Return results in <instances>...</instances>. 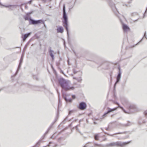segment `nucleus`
<instances>
[{
  "label": "nucleus",
  "instance_id": "obj_15",
  "mask_svg": "<svg viewBox=\"0 0 147 147\" xmlns=\"http://www.w3.org/2000/svg\"><path fill=\"white\" fill-rule=\"evenodd\" d=\"M49 53L50 56L51 57L52 60H53L54 59V55L53 54V51L51 50V47H49Z\"/></svg>",
  "mask_w": 147,
  "mask_h": 147
},
{
  "label": "nucleus",
  "instance_id": "obj_23",
  "mask_svg": "<svg viewBox=\"0 0 147 147\" xmlns=\"http://www.w3.org/2000/svg\"><path fill=\"white\" fill-rule=\"evenodd\" d=\"M21 64H22L21 63H19V65H18V69H17V71L16 72V74H15V75H16L17 73H18L19 70V69H20V67H21Z\"/></svg>",
  "mask_w": 147,
  "mask_h": 147
},
{
  "label": "nucleus",
  "instance_id": "obj_24",
  "mask_svg": "<svg viewBox=\"0 0 147 147\" xmlns=\"http://www.w3.org/2000/svg\"><path fill=\"white\" fill-rule=\"evenodd\" d=\"M114 103L115 104L117 105H118V107H120L121 109H122L123 110L124 109H123V108L119 104L118 102H114Z\"/></svg>",
  "mask_w": 147,
  "mask_h": 147
},
{
  "label": "nucleus",
  "instance_id": "obj_39",
  "mask_svg": "<svg viewBox=\"0 0 147 147\" xmlns=\"http://www.w3.org/2000/svg\"><path fill=\"white\" fill-rule=\"evenodd\" d=\"M144 114L145 115H147V110L144 112Z\"/></svg>",
  "mask_w": 147,
  "mask_h": 147
},
{
  "label": "nucleus",
  "instance_id": "obj_4",
  "mask_svg": "<svg viewBox=\"0 0 147 147\" xmlns=\"http://www.w3.org/2000/svg\"><path fill=\"white\" fill-rule=\"evenodd\" d=\"M125 105L128 108L129 110H133L134 111L137 110V107L136 105L133 104H131L127 100H124Z\"/></svg>",
  "mask_w": 147,
  "mask_h": 147
},
{
  "label": "nucleus",
  "instance_id": "obj_44",
  "mask_svg": "<svg viewBox=\"0 0 147 147\" xmlns=\"http://www.w3.org/2000/svg\"><path fill=\"white\" fill-rule=\"evenodd\" d=\"M58 146V145L57 144H55V145L54 146V147H56Z\"/></svg>",
  "mask_w": 147,
  "mask_h": 147
},
{
  "label": "nucleus",
  "instance_id": "obj_32",
  "mask_svg": "<svg viewBox=\"0 0 147 147\" xmlns=\"http://www.w3.org/2000/svg\"><path fill=\"white\" fill-rule=\"evenodd\" d=\"M73 71L74 74H76L78 72V71H76L75 69H73Z\"/></svg>",
  "mask_w": 147,
  "mask_h": 147
},
{
  "label": "nucleus",
  "instance_id": "obj_56",
  "mask_svg": "<svg viewBox=\"0 0 147 147\" xmlns=\"http://www.w3.org/2000/svg\"><path fill=\"white\" fill-rule=\"evenodd\" d=\"M101 129L103 131V129L102 128H101Z\"/></svg>",
  "mask_w": 147,
  "mask_h": 147
},
{
  "label": "nucleus",
  "instance_id": "obj_7",
  "mask_svg": "<svg viewBox=\"0 0 147 147\" xmlns=\"http://www.w3.org/2000/svg\"><path fill=\"white\" fill-rule=\"evenodd\" d=\"M87 107V105L85 102H80L78 106V108L81 110H83L86 109Z\"/></svg>",
  "mask_w": 147,
  "mask_h": 147
},
{
  "label": "nucleus",
  "instance_id": "obj_55",
  "mask_svg": "<svg viewBox=\"0 0 147 147\" xmlns=\"http://www.w3.org/2000/svg\"><path fill=\"white\" fill-rule=\"evenodd\" d=\"M57 92H58V91H57ZM58 94L59 96V93L58 92Z\"/></svg>",
  "mask_w": 147,
  "mask_h": 147
},
{
  "label": "nucleus",
  "instance_id": "obj_63",
  "mask_svg": "<svg viewBox=\"0 0 147 147\" xmlns=\"http://www.w3.org/2000/svg\"><path fill=\"white\" fill-rule=\"evenodd\" d=\"M137 20H135V21H137Z\"/></svg>",
  "mask_w": 147,
  "mask_h": 147
},
{
  "label": "nucleus",
  "instance_id": "obj_57",
  "mask_svg": "<svg viewBox=\"0 0 147 147\" xmlns=\"http://www.w3.org/2000/svg\"><path fill=\"white\" fill-rule=\"evenodd\" d=\"M71 123L69 125V126H71Z\"/></svg>",
  "mask_w": 147,
  "mask_h": 147
},
{
  "label": "nucleus",
  "instance_id": "obj_18",
  "mask_svg": "<svg viewBox=\"0 0 147 147\" xmlns=\"http://www.w3.org/2000/svg\"><path fill=\"white\" fill-rule=\"evenodd\" d=\"M104 133L105 134H107V135H108L109 136H114V135H115V134H122L123 133H121V132H119V133H115V134H113L111 135V134H109L105 132H104Z\"/></svg>",
  "mask_w": 147,
  "mask_h": 147
},
{
  "label": "nucleus",
  "instance_id": "obj_51",
  "mask_svg": "<svg viewBox=\"0 0 147 147\" xmlns=\"http://www.w3.org/2000/svg\"><path fill=\"white\" fill-rule=\"evenodd\" d=\"M110 77H111V81H112V77H111V75H110Z\"/></svg>",
  "mask_w": 147,
  "mask_h": 147
},
{
  "label": "nucleus",
  "instance_id": "obj_52",
  "mask_svg": "<svg viewBox=\"0 0 147 147\" xmlns=\"http://www.w3.org/2000/svg\"><path fill=\"white\" fill-rule=\"evenodd\" d=\"M53 135L51 137V139L53 138Z\"/></svg>",
  "mask_w": 147,
  "mask_h": 147
},
{
  "label": "nucleus",
  "instance_id": "obj_58",
  "mask_svg": "<svg viewBox=\"0 0 147 147\" xmlns=\"http://www.w3.org/2000/svg\"><path fill=\"white\" fill-rule=\"evenodd\" d=\"M129 137V136H128L126 138H127Z\"/></svg>",
  "mask_w": 147,
  "mask_h": 147
},
{
  "label": "nucleus",
  "instance_id": "obj_62",
  "mask_svg": "<svg viewBox=\"0 0 147 147\" xmlns=\"http://www.w3.org/2000/svg\"><path fill=\"white\" fill-rule=\"evenodd\" d=\"M113 115H112V116H112V117H113Z\"/></svg>",
  "mask_w": 147,
  "mask_h": 147
},
{
  "label": "nucleus",
  "instance_id": "obj_53",
  "mask_svg": "<svg viewBox=\"0 0 147 147\" xmlns=\"http://www.w3.org/2000/svg\"><path fill=\"white\" fill-rule=\"evenodd\" d=\"M3 89H4V88H2L1 89H0V91L1 90H3Z\"/></svg>",
  "mask_w": 147,
  "mask_h": 147
},
{
  "label": "nucleus",
  "instance_id": "obj_9",
  "mask_svg": "<svg viewBox=\"0 0 147 147\" xmlns=\"http://www.w3.org/2000/svg\"><path fill=\"white\" fill-rule=\"evenodd\" d=\"M107 109H108L107 111L105 113L102 115L103 117H105L107 114L117 109L116 108H114L113 109H110L109 107H107Z\"/></svg>",
  "mask_w": 147,
  "mask_h": 147
},
{
  "label": "nucleus",
  "instance_id": "obj_60",
  "mask_svg": "<svg viewBox=\"0 0 147 147\" xmlns=\"http://www.w3.org/2000/svg\"><path fill=\"white\" fill-rule=\"evenodd\" d=\"M142 39L141 40H140V41H142Z\"/></svg>",
  "mask_w": 147,
  "mask_h": 147
},
{
  "label": "nucleus",
  "instance_id": "obj_36",
  "mask_svg": "<svg viewBox=\"0 0 147 147\" xmlns=\"http://www.w3.org/2000/svg\"><path fill=\"white\" fill-rule=\"evenodd\" d=\"M72 97L73 99H74L76 98V96L74 95H72Z\"/></svg>",
  "mask_w": 147,
  "mask_h": 147
},
{
  "label": "nucleus",
  "instance_id": "obj_47",
  "mask_svg": "<svg viewBox=\"0 0 147 147\" xmlns=\"http://www.w3.org/2000/svg\"><path fill=\"white\" fill-rule=\"evenodd\" d=\"M72 51H73V52H74V53L75 55H76V53L75 52V51L73 50Z\"/></svg>",
  "mask_w": 147,
  "mask_h": 147
},
{
  "label": "nucleus",
  "instance_id": "obj_19",
  "mask_svg": "<svg viewBox=\"0 0 147 147\" xmlns=\"http://www.w3.org/2000/svg\"><path fill=\"white\" fill-rule=\"evenodd\" d=\"M45 136H44V135L42 137L41 139H40L38 142L37 143V145H39L40 144V142H42V140L44 139Z\"/></svg>",
  "mask_w": 147,
  "mask_h": 147
},
{
  "label": "nucleus",
  "instance_id": "obj_34",
  "mask_svg": "<svg viewBox=\"0 0 147 147\" xmlns=\"http://www.w3.org/2000/svg\"><path fill=\"white\" fill-rule=\"evenodd\" d=\"M74 111L73 110L70 111L69 112V113H68L69 115H70L71 113L73 112Z\"/></svg>",
  "mask_w": 147,
  "mask_h": 147
},
{
  "label": "nucleus",
  "instance_id": "obj_1",
  "mask_svg": "<svg viewBox=\"0 0 147 147\" xmlns=\"http://www.w3.org/2000/svg\"><path fill=\"white\" fill-rule=\"evenodd\" d=\"M58 82L62 88V92H63V90L67 91L71 90H73L75 89V87L74 86H70L68 82L63 78H61L59 79Z\"/></svg>",
  "mask_w": 147,
  "mask_h": 147
},
{
  "label": "nucleus",
  "instance_id": "obj_61",
  "mask_svg": "<svg viewBox=\"0 0 147 147\" xmlns=\"http://www.w3.org/2000/svg\"><path fill=\"white\" fill-rule=\"evenodd\" d=\"M125 5H126V6H127V5H126V4H125Z\"/></svg>",
  "mask_w": 147,
  "mask_h": 147
},
{
  "label": "nucleus",
  "instance_id": "obj_33",
  "mask_svg": "<svg viewBox=\"0 0 147 147\" xmlns=\"http://www.w3.org/2000/svg\"><path fill=\"white\" fill-rule=\"evenodd\" d=\"M137 15V13H134L131 14V16H134L135 15Z\"/></svg>",
  "mask_w": 147,
  "mask_h": 147
},
{
  "label": "nucleus",
  "instance_id": "obj_31",
  "mask_svg": "<svg viewBox=\"0 0 147 147\" xmlns=\"http://www.w3.org/2000/svg\"><path fill=\"white\" fill-rule=\"evenodd\" d=\"M32 12H28L26 13V16H29L32 13Z\"/></svg>",
  "mask_w": 147,
  "mask_h": 147
},
{
  "label": "nucleus",
  "instance_id": "obj_27",
  "mask_svg": "<svg viewBox=\"0 0 147 147\" xmlns=\"http://www.w3.org/2000/svg\"><path fill=\"white\" fill-rule=\"evenodd\" d=\"M30 42V40L28 42H27V43L26 44V45H25V47H24V50L27 47L28 45L29 44Z\"/></svg>",
  "mask_w": 147,
  "mask_h": 147
},
{
  "label": "nucleus",
  "instance_id": "obj_25",
  "mask_svg": "<svg viewBox=\"0 0 147 147\" xmlns=\"http://www.w3.org/2000/svg\"><path fill=\"white\" fill-rule=\"evenodd\" d=\"M24 19H25V20H28L29 21L30 19V18H28V16H24Z\"/></svg>",
  "mask_w": 147,
  "mask_h": 147
},
{
  "label": "nucleus",
  "instance_id": "obj_48",
  "mask_svg": "<svg viewBox=\"0 0 147 147\" xmlns=\"http://www.w3.org/2000/svg\"><path fill=\"white\" fill-rule=\"evenodd\" d=\"M25 8L26 9H27L28 8V6L26 5L25 6Z\"/></svg>",
  "mask_w": 147,
  "mask_h": 147
},
{
  "label": "nucleus",
  "instance_id": "obj_49",
  "mask_svg": "<svg viewBox=\"0 0 147 147\" xmlns=\"http://www.w3.org/2000/svg\"><path fill=\"white\" fill-rule=\"evenodd\" d=\"M47 146L49 147L50 146V144L49 143V144H48Z\"/></svg>",
  "mask_w": 147,
  "mask_h": 147
},
{
  "label": "nucleus",
  "instance_id": "obj_40",
  "mask_svg": "<svg viewBox=\"0 0 147 147\" xmlns=\"http://www.w3.org/2000/svg\"><path fill=\"white\" fill-rule=\"evenodd\" d=\"M67 117H66L64 119V120L63 121V123H65V121L67 120Z\"/></svg>",
  "mask_w": 147,
  "mask_h": 147
},
{
  "label": "nucleus",
  "instance_id": "obj_43",
  "mask_svg": "<svg viewBox=\"0 0 147 147\" xmlns=\"http://www.w3.org/2000/svg\"><path fill=\"white\" fill-rule=\"evenodd\" d=\"M61 139V137H60V138H59V139H58V141L59 142H60V140Z\"/></svg>",
  "mask_w": 147,
  "mask_h": 147
},
{
  "label": "nucleus",
  "instance_id": "obj_14",
  "mask_svg": "<svg viewBox=\"0 0 147 147\" xmlns=\"http://www.w3.org/2000/svg\"><path fill=\"white\" fill-rule=\"evenodd\" d=\"M57 32L58 33H63L64 31L63 28L61 26H59L57 29Z\"/></svg>",
  "mask_w": 147,
  "mask_h": 147
},
{
  "label": "nucleus",
  "instance_id": "obj_26",
  "mask_svg": "<svg viewBox=\"0 0 147 147\" xmlns=\"http://www.w3.org/2000/svg\"><path fill=\"white\" fill-rule=\"evenodd\" d=\"M33 78L34 79L36 80H38V77L36 75H34L33 76Z\"/></svg>",
  "mask_w": 147,
  "mask_h": 147
},
{
  "label": "nucleus",
  "instance_id": "obj_45",
  "mask_svg": "<svg viewBox=\"0 0 147 147\" xmlns=\"http://www.w3.org/2000/svg\"><path fill=\"white\" fill-rule=\"evenodd\" d=\"M105 129H106L107 130H109V127H106L105 128Z\"/></svg>",
  "mask_w": 147,
  "mask_h": 147
},
{
  "label": "nucleus",
  "instance_id": "obj_6",
  "mask_svg": "<svg viewBox=\"0 0 147 147\" xmlns=\"http://www.w3.org/2000/svg\"><path fill=\"white\" fill-rule=\"evenodd\" d=\"M118 73L116 77V80L114 85V88H115L116 84L120 81L121 78V72L120 67H118Z\"/></svg>",
  "mask_w": 147,
  "mask_h": 147
},
{
  "label": "nucleus",
  "instance_id": "obj_3",
  "mask_svg": "<svg viewBox=\"0 0 147 147\" xmlns=\"http://www.w3.org/2000/svg\"><path fill=\"white\" fill-rule=\"evenodd\" d=\"M129 142H117L107 144L106 146L108 147H112L115 146L123 147L126 144H129Z\"/></svg>",
  "mask_w": 147,
  "mask_h": 147
},
{
  "label": "nucleus",
  "instance_id": "obj_35",
  "mask_svg": "<svg viewBox=\"0 0 147 147\" xmlns=\"http://www.w3.org/2000/svg\"><path fill=\"white\" fill-rule=\"evenodd\" d=\"M144 37H145V38L147 39V37L146 36V32H145Z\"/></svg>",
  "mask_w": 147,
  "mask_h": 147
},
{
  "label": "nucleus",
  "instance_id": "obj_28",
  "mask_svg": "<svg viewBox=\"0 0 147 147\" xmlns=\"http://www.w3.org/2000/svg\"><path fill=\"white\" fill-rule=\"evenodd\" d=\"M77 80L79 82H81L82 81V79L81 78H80L77 79Z\"/></svg>",
  "mask_w": 147,
  "mask_h": 147
},
{
  "label": "nucleus",
  "instance_id": "obj_42",
  "mask_svg": "<svg viewBox=\"0 0 147 147\" xmlns=\"http://www.w3.org/2000/svg\"><path fill=\"white\" fill-rule=\"evenodd\" d=\"M16 7H14V8H13L12 7H10L9 8L10 9H11V10H13L14 8H16Z\"/></svg>",
  "mask_w": 147,
  "mask_h": 147
},
{
  "label": "nucleus",
  "instance_id": "obj_17",
  "mask_svg": "<svg viewBox=\"0 0 147 147\" xmlns=\"http://www.w3.org/2000/svg\"><path fill=\"white\" fill-rule=\"evenodd\" d=\"M4 6L6 8H9L10 7H11L13 8L16 7H17V5H4Z\"/></svg>",
  "mask_w": 147,
  "mask_h": 147
},
{
  "label": "nucleus",
  "instance_id": "obj_38",
  "mask_svg": "<svg viewBox=\"0 0 147 147\" xmlns=\"http://www.w3.org/2000/svg\"><path fill=\"white\" fill-rule=\"evenodd\" d=\"M144 114L145 115H147V110L144 112Z\"/></svg>",
  "mask_w": 147,
  "mask_h": 147
},
{
  "label": "nucleus",
  "instance_id": "obj_22",
  "mask_svg": "<svg viewBox=\"0 0 147 147\" xmlns=\"http://www.w3.org/2000/svg\"><path fill=\"white\" fill-rule=\"evenodd\" d=\"M131 125V123L129 121H128L127 123V124H123V126H128L130 125Z\"/></svg>",
  "mask_w": 147,
  "mask_h": 147
},
{
  "label": "nucleus",
  "instance_id": "obj_50",
  "mask_svg": "<svg viewBox=\"0 0 147 147\" xmlns=\"http://www.w3.org/2000/svg\"><path fill=\"white\" fill-rule=\"evenodd\" d=\"M88 146L87 144H86L85 146H84V147H86Z\"/></svg>",
  "mask_w": 147,
  "mask_h": 147
},
{
  "label": "nucleus",
  "instance_id": "obj_46",
  "mask_svg": "<svg viewBox=\"0 0 147 147\" xmlns=\"http://www.w3.org/2000/svg\"><path fill=\"white\" fill-rule=\"evenodd\" d=\"M77 130V131H78L79 133H80L82 135V134H81V133H80V130H79V129H78V130Z\"/></svg>",
  "mask_w": 147,
  "mask_h": 147
},
{
  "label": "nucleus",
  "instance_id": "obj_41",
  "mask_svg": "<svg viewBox=\"0 0 147 147\" xmlns=\"http://www.w3.org/2000/svg\"><path fill=\"white\" fill-rule=\"evenodd\" d=\"M78 125H77L74 128H76V130H78Z\"/></svg>",
  "mask_w": 147,
  "mask_h": 147
},
{
  "label": "nucleus",
  "instance_id": "obj_64",
  "mask_svg": "<svg viewBox=\"0 0 147 147\" xmlns=\"http://www.w3.org/2000/svg\"><path fill=\"white\" fill-rule=\"evenodd\" d=\"M52 68H53V67L52 66Z\"/></svg>",
  "mask_w": 147,
  "mask_h": 147
},
{
  "label": "nucleus",
  "instance_id": "obj_2",
  "mask_svg": "<svg viewBox=\"0 0 147 147\" xmlns=\"http://www.w3.org/2000/svg\"><path fill=\"white\" fill-rule=\"evenodd\" d=\"M68 18L65 11V4L63 5V16L62 23L63 26L65 27L66 31L68 36L69 35L68 28Z\"/></svg>",
  "mask_w": 147,
  "mask_h": 147
},
{
  "label": "nucleus",
  "instance_id": "obj_54",
  "mask_svg": "<svg viewBox=\"0 0 147 147\" xmlns=\"http://www.w3.org/2000/svg\"><path fill=\"white\" fill-rule=\"evenodd\" d=\"M52 143V142H49V144H51Z\"/></svg>",
  "mask_w": 147,
  "mask_h": 147
},
{
  "label": "nucleus",
  "instance_id": "obj_5",
  "mask_svg": "<svg viewBox=\"0 0 147 147\" xmlns=\"http://www.w3.org/2000/svg\"><path fill=\"white\" fill-rule=\"evenodd\" d=\"M42 22V23L45 26V24L44 22L41 20H35L32 19V18H30V19L29 21V24L30 25H35L39 23H41Z\"/></svg>",
  "mask_w": 147,
  "mask_h": 147
},
{
  "label": "nucleus",
  "instance_id": "obj_13",
  "mask_svg": "<svg viewBox=\"0 0 147 147\" xmlns=\"http://www.w3.org/2000/svg\"><path fill=\"white\" fill-rule=\"evenodd\" d=\"M57 119H55V121L53 122L51 124V125H50V126H49V128H48V129L47 131L45 132V133L44 134V136H45L49 132V131L50 130V129L52 128V127L53 125L55 123V122H56V121H57Z\"/></svg>",
  "mask_w": 147,
  "mask_h": 147
},
{
  "label": "nucleus",
  "instance_id": "obj_11",
  "mask_svg": "<svg viewBox=\"0 0 147 147\" xmlns=\"http://www.w3.org/2000/svg\"><path fill=\"white\" fill-rule=\"evenodd\" d=\"M123 29L124 32H127L130 30L129 27L125 24H123Z\"/></svg>",
  "mask_w": 147,
  "mask_h": 147
},
{
  "label": "nucleus",
  "instance_id": "obj_10",
  "mask_svg": "<svg viewBox=\"0 0 147 147\" xmlns=\"http://www.w3.org/2000/svg\"><path fill=\"white\" fill-rule=\"evenodd\" d=\"M31 33H28L27 34H22V38L23 39V41H25L26 39V38L29 36L30 35Z\"/></svg>",
  "mask_w": 147,
  "mask_h": 147
},
{
  "label": "nucleus",
  "instance_id": "obj_8",
  "mask_svg": "<svg viewBox=\"0 0 147 147\" xmlns=\"http://www.w3.org/2000/svg\"><path fill=\"white\" fill-rule=\"evenodd\" d=\"M107 1L109 2L110 6L112 8L113 11L115 13V11H116L117 13H118V12L117 11V9L116 7L115 4L113 1V0H107Z\"/></svg>",
  "mask_w": 147,
  "mask_h": 147
},
{
  "label": "nucleus",
  "instance_id": "obj_30",
  "mask_svg": "<svg viewBox=\"0 0 147 147\" xmlns=\"http://www.w3.org/2000/svg\"><path fill=\"white\" fill-rule=\"evenodd\" d=\"M147 13V8H146V9L145 10V11L144 13V15H143V18H144L145 17V14H146V13Z\"/></svg>",
  "mask_w": 147,
  "mask_h": 147
},
{
  "label": "nucleus",
  "instance_id": "obj_21",
  "mask_svg": "<svg viewBox=\"0 0 147 147\" xmlns=\"http://www.w3.org/2000/svg\"><path fill=\"white\" fill-rule=\"evenodd\" d=\"M94 139L96 140H98V134H95L94 136Z\"/></svg>",
  "mask_w": 147,
  "mask_h": 147
},
{
  "label": "nucleus",
  "instance_id": "obj_20",
  "mask_svg": "<svg viewBox=\"0 0 147 147\" xmlns=\"http://www.w3.org/2000/svg\"><path fill=\"white\" fill-rule=\"evenodd\" d=\"M94 146H98L100 147H103L104 146L103 145L100 144H98L95 142L94 143Z\"/></svg>",
  "mask_w": 147,
  "mask_h": 147
},
{
  "label": "nucleus",
  "instance_id": "obj_59",
  "mask_svg": "<svg viewBox=\"0 0 147 147\" xmlns=\"http://www.w3.org/2000/svg\"><path fill=\"white\" fill-rule=\"evenodd\" d=\"M47 147V146H43V147Z\"/></svg>",
  "mask_w": 147,
  "mask_h": 147
},
{
  "label": "nucleus",
  "instance_id": "obj_37",
  "mask_svg": "<svg viewBox=\"0 0 147 147\" xmlns=\"http://www.w3.org/2000/svg\"><path fill=\"white\" fill-rule=\"evenodd\" d=\"M32 2V0H30L29 1L27 2V3L31 4Z\"/></svg>",
  "mask_w": 147,
  "mask_h": 147
},
{
  "label": "nucleus",
  "instance_id": "obj_29",
  "mask_svg": "<svg viewBox=\"0 0 147 147\" xmlns=\"http://www.w3.org/2000/svg\"><path fill=\"white\" fill-rule=\"evenodd\" d=\"M23 58L22 57V56L21 57V58L20 59V61L19 63L22 64V61H23Z\"/></svg>",
  "mask_w": 147,
  "mask_h": 147
},
{
  "label": "nucleus",
  "instance_id": "obj_12",
  "mask_svg": "<svg viewBox=\"0 0 147 147\" xmlns=\"http://www.w3.org/2000/svg\"><path fill=\"white\" fill-rule=\"evenodd\" d=\"M57 119H55V121L53 122L51 124V125H50V126H49V128H48V129L47 131L45 132V133L44 134V136H45L49 132V131L50 130V129L52 128V127L53 125L55 123V122H56V121H57Z\"/></svg>",
  "mask_w": 147,
  "mask_h": 147
},
{
  "label": "nucleus",
  "instance_id": "obj_16",
  "mask_svg": "<svg viewBox=\"0 0 147 147\" xmlns=\"http://www.w3.org/2000/svg\"><path fill=\"white\" fill-rule=\"evenodd\" d=\"M63 97L65 100L66 102H72V99L71 98H70L69 99H67L65 96H64L63 94Z\"/></svg>",
  "mask_w": 147,
  "mask_h": 147
}]
</instances>
